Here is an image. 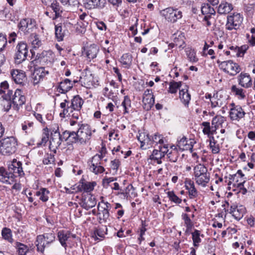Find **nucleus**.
Masks as SVG:
<instances>
[{
  "instance_id": "2eb2a0df",
  "label": "nucleus",
  "mask_w": 255,
  "mask_h": 255,
  "mask_svg": "<svg viewBox=\"0 0 255 255\" xmlns=\"http://www.w3.org/2000/svg\"><path fill=\"white\" fill-rule=\"evenodd\" d=\"M12 100L13 110L15 111L19 110V107L24 104L25 102V97L22 95L21 91L19 89L16 90Z\"/></svg>"
},
{
  "instance_id": "c756f323",
  "label": "nucleus",
  "mask_w": 255,
  "mask_h": 255,
  "mask_svg": "<svg viewBox=\"0 0 255 255\" xmlns=\"http://www.w3.org/2000/svg\"><path fill=\"white\" fill-rule=\"evenodd\" d=\"M179 98L185 106H188L191 99V96L188 93L187 87L179 90Z\"/></svg>"
},
{
  "instance_id": "412c9836",
  "label": "nucleus",
  "mask_w": 255,
  "mask_h": 255,
  "mask_svg": "<svg viewBox=\"0 0 255 255\" xmlns=\"http://www.w3.org/2000/svg\"><path fill=\"white\" fill-rule=\"evenodd\" d=\"M239 83L242 86L246 88H249L252 86V78L247 73H241L238 77Z\"/></svg>"
},
{
  "instance_id": "1a4fd4ad",
  "label": "nucleus",
  "mask_w": 255,
  "mask_h": 255,
  "mask_svg": "<svg viewBox=\"0 0 255 255\" xmlns=\"http://www.w3.org/2000/svg\"><path fill=\"white\" fill-rule=\"evenodd\" d=\"M64 140L62 137V133L60 134L59 131V128L57 127V129L54 133L51 132V138L50 139L49 148L54 153L56 152V149L60 146L62 141Z\"/></svg>"
},
{
  "instance_id": "09e8293b",
  "label": "nucleus",
  "mask_w": 255,
  "mask_h": 255,
  "mask_svg": "<svg viewBox=\"0 0 255 255\" xmlns=\"http://www.w3.org/2000/svg\"><path fill=\"white\" fill-rule=\"evenodd\" d=\"M167 194L170 201L176 204H180L181 203L182 200L175 195L173 191H168Z\"/></svg>"
},
{
  "instance_id": "9b49d317",
  "label": "nucleus",
  "mask_w": 255,
  "mask_h": 255,
  "mask_svg": "<svg viewBox=\"0 0 255 255\" xmlns=\"http://www.w3.org/2000/svg\"><path fill=\"white\" fill-rule=\"evenodd\" d=\"M36 21L32 18H23L18 23L17 27L19 31L24 34L29 33L35 26Z\"/></svg>"
},
{
  "instance_id": "6ab92c4d",
  "label": "nucleus",
  "mask_w": 255,
  "mask_h": 255,
  "mask_svg": "<svg viewBox=\"0 0 255 255\" xmlns=\"http://www.w3.org/2000/svg\"><path fill=\"white\" fill-rule=\"evenodd\" d=\"M99 51V47L97 45L93 44L85 48L83 54L86 55L87 58L91 60L97 57Z\"/></svg>"
},
{
  "instance_id": "a211bd4d",
  "label": "nucleus",
  "mask_w": 255,
  "mask_h": 255,
  "mask_svg": "<svg viewBox=\"0 0 255 255\" xmlns=\"http://www.w3.org/2000/svg\"><path fill=\"white\" fill-rule=\"evenodd\" d=\"M0 182L6 184H12L14 182V178L12 173L9 172L4 168H0Z\"/></svg>"
},
{
  "instance_id": "6e6d98bb",
  "label": "nucleus",
  "mask_w": 255,
  "mask_h": 255,
  "mask_svg": "<svg viewBox=\"0 0 255 255\" xmlns=\"http://www.w3.org/2000/svg\"><path fill=\"white\" fill-rule=\"evenodd\" d=\"M143 141L142 144L140 145V148L142 149H146L153 145L152 137L151 138L149 135Z\"/></svg>"
},
{
  "instance_id": "052dcab7",
  "label": "nucleus",
  "mask_w": 255,
  "mask_h": 255,
  "mask_svg": "<svg viewBox=\"0 0 255 255\" xmlns=\"http://www.w3.org/2000/svg\"><path fill=\"white\" fill-rule=\"evenodd\" d=\"M230 117L232 120L239 121V119L243 118L246 113H229Z\"/></svg>"
},
{
  "instance_id": "4be33fe9",
  "label": "nucleus",
  "mask_w": 255,
  "mask_h": 255,
  "mask_svg": "<svg viewBox=\"0 0 255 255\" xmlns=\"http://www.w3.org/2000/svg\"><path fill=\"white\" fill-rule=\"evenodd\" d=\"M96 185L95 182H88L85 181L84 180H81L77 188L78 191H84L86 192H90L94 189Z\"/></svg>"
},
{
  "instance_id": "79ce46f5",
  "label": "nucleus",
  "mask_w": 255,
  "mask_h": 255,
  "mask_svg": "<svg viewBox=\"0 0 255 255\" xmlns=\"http://www.w3.org/2000/svg\"><path fill=\"white\" fill-rule=\"evenodd\" d=\"M231 91L239 99H244L246 97L245 91L241 88H237L236 85L232 86Z\"/></svg>"
},
{
  "instance_id": "2f4dec72",
  "label": "nucleus",
  "mask_w": 255,
  "mask_h": 255,
  "mask_svg": "<svg viewBox=\"0 0 255 255\" xmlns=\"http://www.w3.org/2000/svg\"><path fill=\"white\" fill-rule=\"evenodd\" d=\"M66 29H63L61 23L55 25V37L58 41H61L65 35Z\"/></svg>"
},
{
  "instance_id": "f704fd0d",
  "label": "nucleus",
  "mask_w": 255,
  "mask_h": 255,
  "mask_svg": "<svg viewBox=\"0 0 255 255\" xmlns=\"http://www.w3.org/2000/svg\"><path fill=\"white\" fill-rule=\"evenodd\" d=\"M171 148L172 149L167 154L168 158L170 162H176L179 155L178 149L175 145H172Z\"/></svg>"
},
{
  "instance_id": "58836bf2",
  "label": "nucleus",
  "mask_w": 255,
  "mask_h": 255,
  "mask_svg": "<svg viewBox=\"0 0 255 255\" xmlns=\"http://www.w3.org/2000/svg\"><path fill=\"white\" fill-rule=\"evenodd\" d=\"M15 247L18 255H25L29 251V248L27 246L19 242H17L15 243Z\"/></svg>"
},
{
  "instance_id": "ddd939ff",
  "label": "nucleus",
  "mask_w": 255,
  "mask_h": 255,
  "mask_svg": "<svg viewBox=\"0 0 255 255\" xmlns=\"http://www.w3.org/2000/svg\"><path fill=\"white\" fill-rule=\"evenodd\" d=\"M49 74V71L46 70L43 66L34 67V70L32 75V79L34 85L39 83L46 75Z\"/></svg>"
},
{
  "instance_id": "7c9ffc66",
  "label": "nucleus",
  "mask_w": 255,
  "mask_h": 255,
  "mask_svg": "<svg viewBox=\"0 0 255 255\" xmlns=\"http://www.w3.org/2000/svg\"><path fill=\"white\" fill-rule=\"evenodd\" d=\"M194 177L196 183L202 187H205L210 180V175L209 173L203 174L200 176H196Z\"/></svg>"
},
{
  "instance_id": "13d9d810",
  "label": "nucleus",
  "mask_w": 255,
  "mask_h": 255,
  "mask_svg": "<svg viewBox=\"0 0 255 255\" xmlns=\"http://www.w3.org/2000/svg\"><path fill=\"white\" fill-rule=\"evenodd\" d=\"M55 161L54 155L52 154H47L43 159V163L47 165L53 163Z\"/></svg>"
},
{
  "instance_id": "ea45409f",
  "label": "nucleus",
  "mask_w": 255,
  "mask_h": 255,
  "mask_svg": "<svg viewBox=\"0 0 255 255\" xmlns=\"http://www.w3.org/2000/svg\"><path fill=\"white\" fill-rule=\"evenodd\" d=\"M201 11L203 14H215L216 11L215 9L211 6L209 3H204L201 7Z\"/></svg>"
},
{
  "instance_id": "c85d7f7f",
  "label": "nucleus",
  "mask_w": 255,
  "mask_h": 255,
  "mask_svg": "<svg viewBox=\"0 0 255 255\" xmlns=\"http://www.w3.org/2000/svg\"><path fill=\"white\" fill-rule=\"evenodd\" d=\"M73 86L72 81L68 79H65L61 82L59 85V92L61 93H65L69 91Z\"/></svg>"
},
{
  "instance_id": "393cba45",
  "label": "nucleus",
  "mask_w": 255,
  "mask_h": 255,
  "mask_svg": "<svg viewBox=\"0 0 255 255\" xmlns=\"http://www.w3.org/2000/svg\"><path fill=\"white\" fill-rule=\"evenodd\" d=\"M50 8L52 9L55 13L53 19H56L58 17H61L63 13V8L60 5L59 3L56 0H51Z\"/></svg>"
},
{
  "instance_id": "f03ea898",
  "label": "nucleus",
  "mask_w": 255,
  "mask_h": 255,
  "mask_svg": "<svg viewBox=\"0 0 255 255\" xmlns=\"http://www.w3.org/2000/svg\"><path fill=\"white\" fill-rule=\"evenodd\" d=\"M55 236L53 233H46L37 236L35 243L37 250L43 253L46 247L55 241Z\"/></svg>"
},
{
  "instance_id": "338daca9",
  "label": "nucleus",
  "mask_w": 255,
  "mask_h": 255,
  "mask_svg": "<svg viewBox=\"0 0 255 255\" xmlns=\"http://www.w3.org/2000/svg\"><path fill=\"white\" fill-rule=\"evenodd\" d=\"M61 1L64 4H68L71 6H78L79 1L78 0H61Z\"/></svg>"
},
{
  "instance_id": "39448f33",
  "label": "nucleus",
  "mask_w": 255,
  "mask_h": 255,
  "mask_svg": "<svg viewBox=\"0 0 255 255\" xmlns=\"http://www.w3.org/2000/svg\"><path fill=\"white\" fill-rule=\"evenodd\" d=\"M87 163L90 171L95 174H101L105 171L104 167L102 166L101 157L98 154H96L90 159Z\"/></svg>"
},
{
  "instance_id": "bf43d9fd",
  "label": "nucleus",
  "mask_w": 255,
  "mask_h": 255,
  "mask_svg": "<svg viewBox=\"0 0 255 255\" xmlns=\"http://www.w3.org/2000/svg\"><path fill=\"white\" fill-rule=\"evenodd\" d=\"M210 146L212 149V152L214 154H216L220 151L219 144L217 143V141H212L211 140L210 142Z\"/></svg>"
},
{
  "instance_id": "f257e3e1",
  "label": "nucleus",
  "mask_w": 255,
  "mask_h": 255,
  "mask_svg": "<svg viewBox=\"0 0 255 255\" xmlns=\"http://www.w3.org/2000/svg\"><path fill=\"white\" fill-rule=\"evenodd\" d=\"M17 149V141L13 136H9L0 140V153L9 156L14 153Z\"/></svg>"
},
{
  "instance_id": "dca6fc26",
  "label": "nucleus",
  "mask_w": 255,
  "mask_h": 255,
  "mask_svg": "<svg viewBox=\"0 0 255 255\" xmlns=\"http://www.w3.org/2000/svg\"><path fill=\"white\" fill-rule=\"evenodd\" d=\"M78 136L77 131L66 130L62 132V137L64 140L71 144H80V141L79 139V137Z\"/></svg>"
},
{
  "instance_id": "e2e57ef3",
  "label": "nucleus",
  "mask_w": 255,
  "mask_h": 255,
  "mask_svg": "<svg viewBox=\"0 0 255 255\" xmlns=\"http://www.w3.org/2000/svg\"><path fill=\"white\" fill-rule=\"evenodd\" d=\"M7 43V39L6 35L2 33H0V51H2L5 47Z\"/></svg>"
},
{
  "instance_id": "69168bd1",
  "label": "nucleus",
  "mask_w": 255,
  "mask_h": 255,
  "mask_svg": "<svg viewBox=\"0 0 255 255\" xmlns=\"http://www.w3.org/2000/svg\"><path fill=\"white\" fill-rule=\"evenodd\" d=\"M116 180V178L114 177L104 178L103 179V186L106 188H108V187L110 186V184Z\"/></svg>"
},
{
  "instance_id": "4468645a",
  "label": "nucleus",
  "mask_w": 255,
  "mask_h": 255,
  "mask_svg": "<svg viewBox=\"0 0 255 255\" xmlns=\"http://www.w3.org/2000/svg\"><path fill=\"white\" fill-rule=\"evenodd\" d=\"M48 52L46 51H43L41 53H37L35 59L31 61V64H33L34 65H40L41 66L48 65V64H51V58L48 56Z\"/></svg>"
},
{
  "instance_id": "7ed1b4c3",
  "label": "nucleus",
  "mask_w": 255,
  "mask_h": 255,
  "mask_svg": "<svg viewBox=\"0 0 255 255\" xmlns=\"http://www.w3.org/2000/svg\"><path fill=\"white\" fill-rule=\"evenodd\" d=\"M28 53V46L24 42H19L16 47L14 61L16 64L21 63L27 58Z\"/></svg>"
},
{
  "instance_id": "5fc2aeb1",
  "label": "nucleus",
  "mask_w": 255,
  "mask_h": 255,
  "mask_svg": "<svg viewBox=\"0 0 255 255\" xmlns=\"http://www.w3.org/2000/svg\"><path fill=\"white\" fill-rule=\"evenodd\" d=\"M152 144L155 143L156 145L157 144L163 143V136L162 135L159 134L158 133L154 134V136L152 137Z\"/></svg>"
},
{
  "instance_id": "864d4df0",
  "label": "nucleus",
  "mask_w": 255,
  "mask_h": 255,
  "mask_svg": "<svg viewBox=\"0 0 255 255\" xmlns=\"http://www.w3.org/2000/svg\"><path fill=\"white\" fill-rule=\"evenodd\" d=\"M131 62V56L128 53L123 55L121 58V62L124 65L129 66Z\"/></svg>"
},
{
  "instance_id": "c03bdc74",
  "label": "nucleus",
  "mask_w": 255,
  "mask_h": 255,
  "mask_svg": "<svg viewBox=\"0 0 255 255\" xmlns=\"http://www.w3.org/2000/svg\"><path fill=\"white\" fill-rule=\"evenodd\" d=\"M1 235L2 238L11 243L12 242V233L10 229L7 228H4L1 231Z\"/></svg>"
},
{
  "instance_id": "4d7b16f0",
  "label": "nucleus",
  "mask_w": 255,
  "mask_h": 255,
  "mask_svg": "<svg viewBox=\"0 0 255 255\" xmlns=\"http://www.w3.org/2000/svg\"><path fill=\"white\" fill-rule=\"evenodd\" d=\"M0 105L3 107L2 110L8 112L11 107V102L7 99H2L1 100Z\"/></svg>"
},
{
  "instance_id": "a19ab883",
  "label": "nucleus",
  "mask_w": 255,
  "mask_h": 255,
  "mask_svg": "<svg viewBox=\"0 0 255 255\" xmlns=\"http://www.w3.org/2000/svg\"><path fill=\"white\" fill-rule=\"evenodd\" d=\"M194 176H200L208 173L207 168L203 164H199L194 168Z\"/></svg>"
},
{
  "instance_id": "a878e982",
  "label": "nucleus",
  "mask_w": 255,
  "mask_h": 255,
  "mask_svg": "<svg viewBox=\"0 0 255 255\" xmlns=\"http://www.w3.org/2000/svg\"><path fill=\"white\" fill-rule=\"evenodd\" d=\"M185 183L186 189L188 191L190 198L193 199L196 197L198 192L195 187L194 182L191 180H187Z\"/></svg>"
},
{
  "instance_id": "0eeeda50",
  "label": "nucleus",
  "mask_w": 255,
  "mask_h": 255,
  "mask_svg": "<svg viewBox=\"0 0 255 255\" xmlns=\"http://www.w3.org/2000/svg\"><path fill=\"white\" fill-rule=\"evenodd\" d=\"M77 133L80 141V144H85L91 138L92 130L88 124H78Z\"/></svg>"
},
{
  "instance_id": "8fccbe9b",
  "label": "nucleus",
  "mask_w": 255,
  "mask_h": 255,
  "mask_svg": "<svg viewBox=\"0 0 255 255\" xmlns=\"http://www.w3.org/2000/svg\"><path fill=\"white\" fill-rule=\"evenodd\" d=\"M186 54L189 60L191 62H196L198 58L196 56V52L194 49H189L186 51Z\"/></svg>"
},
{
  "instance_id": "e433bc0d",
  "label": "nucleus",
  "mask_w": 255,
  "mask_h": 255,
  "mask_svg": "<svg viewBox=\"0 0 255 255\" xmlns=\"http://www.w3.org/2000/svg\"><path fill=\"white\" fill-rule=\"evenodd\" d=\"M181 218L184 221L185 226L186 228V233L189 232L194 225L192 221L190 219L188 215L186 213H182L181 215Z\"/></svg>"
},
{
  "instance_id": "680f3d73",
  "label": "nucleus",
  "mask_w": 255,
  "mask_h": 255,
  "mask_svg": "<svg viewBox=\"0 0 255 255\" xmlns=\"http://www.w3.org/2000/svg\"><path fill=\"white\" fill-rule=\"evenodd\" d=\"M130 100L128 96H125L124 97V100L122 103V105L124 108L125 112H128V107H130Z\"/></svg>"
},
{
  "instance_id": "aec40b11",
  "label": "nucleus",
  "mask_w": 255,
  "mask_h": 255,
  "mask_svg": "<svg viewBox=\"0 0 255 255\" xmlns=\"http://www.w3.org/2000/svg\"><path fill=\"white\" fill-rule=\"evenodd\" d=\"M96 203L97 202L95 197L92 195H90L87 197L82 199L80 203V205L82 208L86 210H88L90 208L95 207Z\"/></svg>"
},
{
  "instance_id": "9d476101",
  "label": "nucleus",
  "mask_w": 255,
  "mask_h": 255,
  "mask_svg": "<svg viewBox=\"0 0 255 255\" xmlns=\"http://www.w3.org/2000/svg\"><path fill=\"white\" fill-rule=\"evenodd\" d=\"M7 166L8 172L13 173L14 178L16 176V174L19 176L24 175V173L22 167V163L20 161L13 159L12 161L7 162Z\"/></svg>"
},
{
  "instance_id": "774afa93",
  "label": "nucleus",
  "mask_w": 255,
  "mask_h": 255,
  "mask_svg": "<svg viewBox=\"0 0 255 255\" xmlns=\"http://www.w3.org/2000/svg\"><path fill=\"white\" fill-rule=\"evenodd\" d=\"M148 135V134L146 132H139L138 135L137 136V138L138 140L140 142V144H142L144 141L143 140L145 139V138Z\"/></svg>"
},
{
  "instance_id": "603ef678",
  "label": "nucleus",
  "mask_w": 255,
  "mask_h": 255,
  "mask_svg": "<svg viewBox=\"0 0 255 255\" xmlns=\"http://www.w3.org/2000/svg\"><path fill=\"white\" fill-rule=\"evenodd\" d=\"M229 181L228 183V185H231L232 184H233L234 187H237V184H239V176L237 174H230L229 176Z\"/></svg>"
},
{
  "instance_id": "72a5a7b5",
  "label": "nucleus",
  "mask_w": 255,
  "mask_h": 255,
  "mask_svg": "<svg viewBox=\"0 0 255 255\" xmlns=\"http://www.w3.org/2000/svg\"><path fill=\"white\" fill-rule=\"evenodd\" d=\"M201 126L204 127L202 131L204 134L210 136V135H213L216 130H214V127L212 125L210 126V124L208 122H204L201 124Z\"/></svg>"
},
{
  "instance_id": "bb28decb",
  "label": "nucleus",
  "mask_w": 255,
  "mask_h": 255,
  "mask_svg": "<svg viewBox=\"0 0 255 255\" xmlns=\"http://www.w3.org/2000/svg\"><path fill=\"white\" fill-rule=\"evenodd\" d=\"M71 233L69 231L64 230L58 232L57 237L61 246L66 249L67 247L66 241L70 237Z\"/></svg>"
},
{
  "instance_id": "6e6552de",
  "label": "nucleus",
  "mask_w": 255,
  "mask_h": 255,
  "mask_svg": "<svg viewBox=\"0 0 255 255\" xmlns=\"http://www.w3.org/2000/svg\"><path fill=\"white\" fill-rule=\"evenodd\" d=\"M219 66L224 72L232 76L236 75L241 71L240 66L232 60L221 62Z\"/></svg>"
},
{
  "instance_id": "cd10ccee",
  "label": "nucleus",
  "mask_w": 255,
  "mask_h": 255,
  "mask_svg": "<svg viewBox=\"0 0 255 255\" xmlns=\"http://www.w3.org/2000/svg\"><path fill=\"white\" fill-rule=\"evenodd\" d=\"M191 235L193 245L195 248H198L202 242L201 238H204V235L201 233L200 231L197 229H195L194 231L191 233Z\"/></svg>"
},
{
  "instance_id": "5701e85b",
  "label": "nucleus",
  "mask_w": 255,
  "mask_h": 255,
  "mask_svg": "<svg viewBox=\"0 0 255 255\" xmlns=\"http://www.w3.org/2000/svg\"><path fill=\"white\" fill-rule=\"evenodd\" d=\"M191 142L188 143V140L187 138L183 136L180 140L178 139L177 143L175 146H176L177 148L181 151L184 150H187L189 149H191L193 147V145L191 144Z\"/></svg>"
},
{
  "instance_id": "b1692460",
  "label": "nucleus",
  "mask_w": 255,
  "mask_h": 255,
  "mask_svg": "<svg viewBox=\"0 0 255 255\" xmlns=\"http://www.w3.org/2000/svg\"><path fill=\"white\" fill-rule=\"evenodd\" d=\"M233 9L232 4L226 1H223L219 4L217 12L220 14H227Z\"/></svg>"
},
{
  "instance_id": "f8f14e48",
  "label": "nucleus",
  "mask_w": 255,
  "mask_h": 255,
  "mask_svg": "<svg viewBox=\"0 0 255 255\" xmlns=\"http://www.w3.org/2000/svg\"><path fill=\"white\" fill-rule=\"evenodd\" d=\"M107 4L106 0H84V6L89 10L103 9Z\"/></svg>"
},
{
  "instance_id": "473e14b6",
  "label": "nucleus",
  "mask_w": 255,
  "mask_h": 255,
  "mask_svg": "<svg viewBox=\"0 0 255 255\" xmlns=\"http://www.w3.org/2000/svg\"><path fill=\"white\" fill-rule=\"evenodd\" d=\"M83 104V100L77 95L75 96L71 101L70 107L73 110L80 111Z\"/></svg>"
},
{
  "instance_id": "4c0bfd02",
  "label": "nucleus",
  "mask_w": 255,
  "mask_h": 255,
  "mask_svg": "<svg viewBox=\"0 0 255 255\" xmlns=\"http://www.w3.org/2000/svg\"><path fill=\"white\" fill-rule=\"evenodd\" d=\"M226 121L225 118L223 116H217L213 118L212 125L214 127V130H216L220 126Z\"/></svg>"
},
{
  "instance_id": "a18cd8bd",
  "label": "nucleus",
  "mask_w": 255,
  "mask_h": 255,
  "mask_svg": "<svg viewBox=\"0 0 255 255\" xmlns=\"http://www.w3.org/2000/svg\"><path fill=\"white\" fill-rule=\"evenodd\" d=\"M232 212H233V211H232ZM245 208L243 206H240L239 208H238L236 210L233 211L232 216L237 220L239 221L243 218Z\"/></svg>"
},
{
  "instance_id": "c9c22d12",
  "label": "nucleus",
  "mask_w": 255,
  "mask_h": 255,
  "mask_svg": "<svg viewBox=\"0 0 255 255\" xmlns=\"http://www.w3.org/2000/svg\"><path fill=\"white\" fill-rule=\"evenodd\" d=\"M49 193V191L46 188H42L39 191L36 192L35 195L39 197L40 200L42 202H45L47 201L49 199L48 195Z\"/></svg>"
},
{
  "instance_id": "0e129e2a",
  "label": "nucleus",
  "mask_w": 255,
  "mask_h": 255,
  "mask_svg": "<svg viewBox=\"0 0 255 255\" xmlns=\"http://www.w3.org/2000/svg\"><path fill=\"white\" fill-rule=\"evenodd\" d=\"M249 46L247 45H242L241 47H238V52L236 53L237 57L242 56L248 49Z\"/></svg>"
},
{
  "instance_id": "de8ad7c7",
  "label": "nucleus",
  "mask_w": 255,
  "mask_h": 255,
  "mask_svg": "<svg viewBox=\"0 0 255 255\" xmlns=\"http://www.w3.org/2000/svg\"><path fill=\"white\" fill-rule=\"evenodd\" d=\"M30 41L34 48H37L41 45V41L38 36L36 33H32L30 35Z\"/></svg>"
},
{
  "instance_id": "49530a36",
  "label": "nucleus",
  "mask_w": 255,
  "mask_h": 255,
  "mask_svg": "<svg viewBox=\"0 0 255 255\" xmlns=\"http://www.w3.org/2000/svg\"><path fill=\"white\" fill-rule=\"evenodd\" d=\"M181 85V82H175L174 81L170 82L169 92L172 94H175L177 92V90L179 89Z\"/></svg>"
},
{
  "instance_id": "423d86ee",
  "label": "nucleus",
  "mask_w": 255,
  "mask_h": 255,
  "mask_svg": "<svg viewBox=\"0 0 255 255\" xmlns=\"http://www.w3.org/2000/svg\"><path fill=\"white\" fill-rule=\"evenodd\" d=\"M161 14L169 22L174 23L182 17V12L177 8L167 7L160 12Z\"/></svg>"
},
{
  "instance_id": "3c124183",
  "label": "nucleus",
  "mask_w": 255,
  "mask_h": 255,
  "mask_svg": "<svg viewBox=\"0 0 255 255\" xmlns=\"http://www.w3.org/2000/svg\"><path fill=\"white\" fill-rule=\"evenodd\" d=\"M87 21H78L77 23L76 29L81 33H85L86 27L88 26Z\"/></svg>"
},
{
  "instance_id": "20e7f679",
  "label": "nucleus",
  "mask_w": 255,
  "mask_h": 255,
  "mask_svg": "<svg viewBox=\"0 0 255 255\" xmlns=\"http://www.w3.org/2000/svg\"><path fill=\"white\" fill-rule=\"evenodd\" d=\"M243 20V17L239 13L234 12L228 15L226 24V29L232 30L239 29L242 23Z\"/></svg>"
},
{
  "instance_id": "f3484780",
  "label": "nucleus",
  "mask_w": 255,
  "mask_h": 255,
  "mask_svg": "<svg viewBox=\"0 0 255 255\" xmlns=\"http://www.w3.org/2000/svg\"><path fill=\"white\" fill-rule=\"evenodd\" d=\"M12 79L17 84L24 85L26 82V77L25 72L20 70H13L11 71Z\"/></svg>"
},
{
  "instance_id": "37998d69",
  "label": "nucleus",
  "mask_w": 255,
  "mask_h": 255,
  "mask_svg": "<svg viewBox=\"0 0 255 255\" xmlns=\"http://www.w3.org/2000/svg\"><path fill=\"white\" fill-rule=\"evenodd\" d=\"M149 159L156 161V163L160 164L162 163L161 160V150L154 149L152 154L149 156Z\"/></svg>"
}]
</instances>
